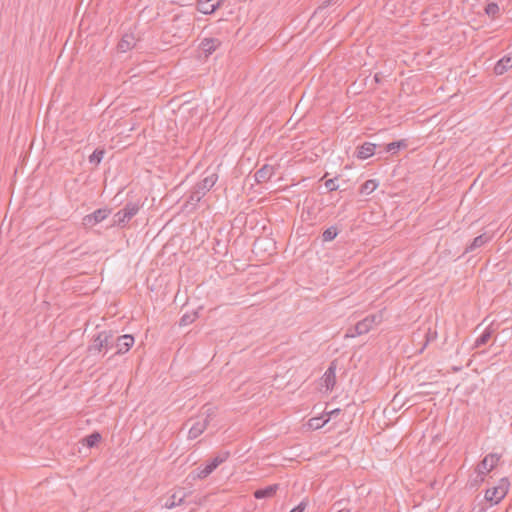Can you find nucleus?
Wrapping results in <instances>:
<instances>
[{
	"mask_svg": "<svg viewBox=\"0 0 512 512\" xmlns=\"http://www.w3.org/2000/svg\"><path fill=\"white\" fill-rule=\"evenodd\" d=\"M142 207V203L140 200L137 201H127L124 207L121 209L122 214L129 222L140 210Z\"/></svg>",
	"mask_w": 512,
	"mask_h": 512,
	"instance_id": "9b49d317",
	"label": "nucleus"
},
{
	"mask_svg": "<svg viewBox=\"0 0 512 512\" xmlns=\"http://www.w3.org/2000/svg\"><path fill=\"white\" fill-rule=\"evenodd\" d=\"M83 442L89 448L96 446V431L92 432L90 435H88L86 438H84Z\"/></svg>",
	"mask_w": 512,
	"mask_h": 512,
	"instance_id": "c756f323",
	"label": "nucleus"
},
{
	"mask_svg": "<svg viewBox=\"0 0 512 512\" xmlns=\"http://www.w3.org/2000/svg\"><path fill=\"white\" fill-rule=\"evenodd\" d=\"M480 477L477 475V477L471 482V486L475 487L478 486L481 482L479 481Z\"/></svg>",
	"mask_w": 512,
	"mask_h": 512,
	"instance_id": "ea45409f",
	"label": "nucleus"
},
{
	"mask_svg": "<svg viewBox=\"0 0 512 512\" xmlns=\"http://www.w3.org/2000/svg\"><path fill=\"white\" fill-rule=\"evenodd\" d=\"M278 488V484L268 485L264 488L257 489L253 495L256 499L270 498L276 494Z\"/></svg>",
	"mask_w": 512,
	"mask_h": 512,
	"instance_id": "a211bd4d",
	"label": "nucleus"
},
{
	"mask_svg": "<svg viewBox=\"0 0 512 512\" xmlns=\"http://www.w3.org/2000/svg\"><path fill=\"white\" fill-rule=\"evenodd\" d=\"M273 173H274L273 167L266 164V165L262 166L259 170L256 171V173L254 175L255 181L257 183L267 182L268 180H270Z\"/></svg>",
	"mask_w": 512,
	"mask_h": 512,
	"instance_id": "dca6fc26",
	"label": "nucleus"
},
{
	"mask_svg": "<svg viewBox=\"0 0 512 512\" xmlns=\"http://www.w3.org/2000/svg\"><path fill=\"white\" fill-rule=\"evenodd\" d=\"M336 512H351L350 510H345V509H340V510H337Z\"/></svg>",
	"mask_w": 512,
	"mask_h": 512,
	"instance_id": "37998d69",
	"label": "nucleus"
},
{
	"mask_svg": "<svg viewBox=\"0 0 512 512\" xmlns=\"http://www.w3.org/2000/svg\"><path fill=\"white\" fill-rule=\"evenodd\" d=\"M208 426V417H205L202 421L195 422L188 432L189 439H195L199 437Z\"/></svg>",
	"mask_w": 512,
	"mask_h": 512,
	"instance_id": "4468645a",
	"label": "nucleus"
},
{
	"mask_svg": "<svg viewBox=\"0 0 512 512\" xmlns=\"http://www.w3.org/2000/svg\"><path fill=\"white\" fill-rule=\"evenodd\" d=\"M83 225L90 228L96 225V211L83 218Z\"/></svg>",
	"mask_w": 512,
	"mask_h": 512,
	"instance_id": "c85d7f7f",
	"label": "nucleus"
},
{
	"mask_svg": "<svg viewBox=\"0 0 512 512\" xmlns=\"http://www.w3.org/2000/svg\"><path fill=\"white\" fill-rule=\"evenodd\" d=\"M510 68H512V53L505 55L496 63L494 73L496 75H502Z\"/></svg>",
	"mask_w": 512,
	"mask_h": 512,
	"instance_id": "2eb2a0df",
	"label": "nucleus"
},
{
	"mask_svg": "<svg viewBox=\"0 0 512 512\" xmlns=\"http://www.w3.org/2000/svg\"><path fill=\"white\" fill-rule=\"evenodd\" d=\"M360 335L361 334H356V325L353 328H350L347 333L348 337H356V336H360Z\"/></svg>",
	"mask_w": 512,
	"mask_h": 512,
	"instance_id": "c9c22d12",
	"label": "nucleus"
},
{
	"mask_svg": "<svg viewBox=\"0 0 512 512\" xmlns=\"http://www.w3.org/2000/svg\"><path fill=\"white\" fill-rule=\"evenodd\" d=\"M212 415H213V412L210 411V409H208L206 417H208V419H209Z\"/></svg>",
	"mask_w": 512,
	"mask_h": 512,
	"instance_id": "79ce46f5",
	"label": "nucleus"
},
{
	"mask_svg": "<svg viewBox=\"0 0 512 512\" xmlns=\"http://www.w3.org/2000/svg\"><path fill=\"white\" fill-rule=\"evenodd\" d=\"M499 460V454L489 453L477 464L475 471L480 477V482L485 481L486 474L492 471L497 466Z\"/></svg>",
	"mask_w": 512,
	"mask_h": 512,
	"instance_id": "7ed1b4c3",
	"label": "nucleus"
},
{
	"mask_svg": "<svg viewBox=\"0 0 512 512\" xmlns=\"http://www.w3.org/2000/svg\"><path fill=\"white\" fill-rule=\"evenodd\" d=\"M136 38L132 33H126L119 41L117 48L119 52H127L136 46Z\"/></svg>",
	"mask_w": 512,
	"mask_h": 512,
	"instance_id": "ddd939ff",
	"label": "nucleus"
},
{
	"mask_svg": "<svg viewBox=\"0 0 512 512\" xmlns=\"http://www.w3.org/2000/svg\"><path fill=\"white\" fill-rule=\"evenodd\" d=\"M325 387L327 390H333L336 384V364L332 361L323 376Z\"/></svg>",
	"mask_w": 512,
	"mask_h": 512,
	"instance_id": "f8f14e48",
	"label": "nucleus"
},
{
	"mask_svg": "<svg viewBox=\"0 0 512 512\" xmlns=\"http://www.w3.org/2000/svg\"><path fill=\"white\" fill-rule=\"evenodd\" d=\"M328 421H329V418H326L325 415H322L319 417L311 418L308 422V425L311 429L317 430V429L322 428Z\"/></svg>",
	"mask_w": 512,
	"mask_h": 512,
	"instance_id": "b1692460",
	"label": "nucleus"
},
{
	"mask_svg": "<svg viewBox=\"0 0 512 512\" xmlns=\"http://www.w3.org/2000/svg\"><path fill=\"white\" fill-rule=\"evenodd\" d=\"M382 78H383V77H382V74H381V73H376V74L374 75V81H375L377 84H380V83H381Z\"/></svg>",
	"mask_w": 512,
	"mask_h": 512,
	"instance_id": "4c0bfd02",
	"label": "nucleus"
},
{
	"mask_svg": "<svg viewBox=\"0 0 512 512\" xmlns=\"http://www.w3.org/2000/svg\"><path fill=\"white\" fill-rule=\"evenodd\" d=\"M222 0H198L196 8L200 13L211 14L221 5Z\"/></svg>",
	"mask_w": 512,
	"mask_h": 512,
	"instance_id": "1a4fd4ad",
	"label": "nucleus"
},
{
	"mask_svg": "<svg viewBox=\"0 0 512 512\" xmlns=\"http://www.w3.org/2000/svg\"><path fill=\"white\" fill-rule=\"evenodd\" d=\"M499 6L495 2L488 3L485 7V13L490 17H496L499 13Z\"/></svg>",
	"mask_w": 512,
	"mask_h": 512,
	"instance_id": "cd10ccee",
	"label": "nucleus"
},
{
	"mask_svg": "<svg viewBox=\"0 0 512 512\" xmlns=\"http://www.w3.org/2000/svg\"><path fill=\"white\" fill-rule=\"evenodd\" d=\"M376 147V144L365 142L356 148L355 156L361 160L368 159L375 154Z\"/></svg>",
	"mask_w": 512,
	"mask_h": 512,
	"instance_id": "9d476101",
	"label": "nucleus"
},
{
	"mask_svg": "<svg viewBox=\"0 0 512 512\" xmlns=\"http://www.w3.org/2000/svg\"><path fill=\"white\" fill-rule=\"evenodd\" d=\"M491 237L487 235L486 233L481 234L473 239V241L465 248L464 254L473 252L476 249L482 247L485 245Z\"/></svg>",
	"mask_w": 512,
	"mask_h": 512,
	"instance_id": "f3484780",
	"label": "nucleus"
},
{
	"mask_svg": "<svg viewBox=\"0 0 512 512\" xmlns=\"http://www.w3.org/2000/svg\"><path fill=\"white\" fill-rule=\"evenodd\" d=\"M186 494L182 490L173 493L165 502V507L168 509L181 505L184 502Z\"/></svg>",
	"mask_w": 512,
	"mask_h": 512,
	"instance_id": "6ab92c4d",
	"label": "nucleus"
},
{
	"mask_svg": "<svg viewBox=\"0 0 512 512\" xmlns=\"http://www.w3.org/2000/svg\"><path fill=\"white\" fill-rule=\"evenodd\" d=\"M479 512H485V509H484V508H481V509L479 510Z\"/></svg>",
	"mask_w": 512,
	"mask_h": 512,
	"instance_id": "a18cd8bd",
	"label": "nucleus"
},
{
	"mask_svg": "<svg viewBox=\"0 0 512 512\" xmlns=\"http://www.w3.org/2000/svg\"><path fill=\"white\" fill-rule=\"evenodd\" d=\"M381 321V314H371L366 316L364 319L356 323V334L368 333L373 328L374 325L380 324Z\"/></svg>",
	"mask_w": 512,
	"mask_h": 512,
	"instance_id": "39448f33",
	"label": "nucleus"
},
{
	"mask_svg": "<svg viewBox=\"0 0 512 512\" xmlns=\"http://www.w3.org/2000/svg\"><path fill=\"white\" fill-rule=\"evenodd\" d=\"M115 349L112 355H120L128 352L134 344V337L129 334L116 337Z\"/></svg>",
	"mask_w": 512,
	"mask_h": 512,
	"instance_id": "423d86ee",
	"label": "nucleus"
},
{
	"mask_svg": "<svg viewBox=\"0 0 512 512\" xmlns=\"http://www.w3.org/2000/svg\"><path fill=\"white\" fill-rule=\"evenodd\" d=\"M220 45L221 41L218 38H203L199 44V49L204 54V57L208 58Z\"/></svg>",
	"mask_w": 512,
	"mask_h": 512,
	"instance_id": "0eeeda50",
	"label": "nucleus"
},
{
	"mask_svg": "<svg viewBox=\"0 0 512 512\" xmlns=\"http://www.w3.org/2000/svg\"><path fill=\"white\" fill-rule=\"evenodd\" d=\"M337 178L328 179L325 181V187L328 189V191H335L339 188V186L336 184Z\"/></svg>",
	"mask_w": 512,
	"mask_h": 512,
	"instance_id": "7c9ffc66",
	"label": "nucleus"
},
{
	"mask_svg": "<svg viewBox=\"0 0 512 512\" xmlns=\"http://www.w3.org/2000/svg\"><path fill=\"white\" fill-rule=\"evenodd\" d=\"M103 154H104V150L98 149V158H97L98 164L101 162V160L103 158Z\"/></svg>",
	"mask_w": 512,
	"mask_h": 512,
	"instance_id": "a19ab883",
	"label": "nucleus"
},
{
	"mask_svg": "<svg viewBox=\"0 0 512 512\" xmlns=\"http://www.w3.org/2000/svg\"><path fill=\"white\" fill-rule=\"evenodd\" d=\"M306 507H307V503L305 501H302L296 507H294L290 512H304Z\"/></svg>",
	"mask_w": 512,
	"mask_h": 512,
	"instance_id": "473e14b6",
	"label": "nucleus"
},
{
	"mask_svg": "<svg viewBox=\"0 0 512 512\" xmlns=\"http://www.w3.org/2000/svg\"><path fill=\"white\" fill-rule=\"evenodd\" d=\"M339 413H340V409H334V410L326 413L325 416H326V418L330 419L331 417L338 415Z\"/></svg>",
	"mask_w": 512,
	"mask_h": 512,
	"instance_id": "e433bc0d",
	"label": "nucleus"
},
{
	"mask_svg": "<svg viewBox=\"0 0 512 512\" xmlns=\"http://www.w3.org/2000/svg\"><path fill=\"white\" fill-rule=\"evenodd\" d=\"M97 438H98V443H99L101 441V439H102L100 433H98Z\"/></svg>",
	"mask_w": 512,
	"mask_h": 512,
	"instance_id": "c03bdc74",
	"label": "nucleus"
},
{
	"mask_svg": "<svg viewBox=\"0 0 512 512\" xmlns=\"http://www.w3.org/2000/svg\"><path fill=\"white\" fill-rule=\"evenodd\" d=\"M129 222L122 214V210H119L117 213L114 214L112 224L110 226H119V227H125Z\"/></svg>",
	"mask_w": 512,
	"mask_h": 512,
	"instance_id": "bb28decb",
	"label": "nucleus"
},
{
	"mask_svg": "<svg viewBox=\"0 0 512 512\" xmlns=\"http://www.w3.org/2000/svg\"><path fill=\"white\" fill-rule=\"evenodd\" d=\"M425 337H426V341H425V343L423 344L422 348L420 349V353H422V352H423V350H424V349L426 348V346L428 345L429 341H430V340H433V339L435 338V336H431V335H430V331H429L428 333H426Z\"/></svg>",
	"mask_w": 512,
	"mask_h": 512,
	"instance_id": "72a5a7b5",
	"label": "nucleus"
},
{
	"mask_svg": "<svg viewBox=\"0 0 512 512\" xmlns=\"http://www.w3.org/2000/svg\"><path fill=\"white\" fill-rule=\"evenodd\" d=\"M339 234V229L336 226H330L325 229L322 233V240L324 242H329L334 240Z\"/></svg>",
	"mask_w": 512,
	"mask_h": 512,
	"instance_id": "393cba45",
	"label": "nucleus"
},
{
	"mask_svg": "<svg viewBox=\"0 0 512 512\" xmlns=\"http://www.w3.org/2000/svg\"><path fill=\"white\" fill-rule=\"evenodd\" d=\"M96 158H97V155H96V149L90 154L89 156V160L90 162H95L96 161Z\"/></svg>",
	"mask_w": 512,
	"mask_h": 512,
	"instance_id": "58836bf2",
	"label": "nucleus"
},
{
	"mask_svg": "<svg viewBox=\"0 0 512 512\" xmlns=\"http://www.w3.org/2000/svg\"><path fill=\"white\" fill-rule=\"evenodd\" d=\"M204 177L200 181H198L194 188H196L197 191L201 192L203 196L209 192L213 186L216 184L218 180V174L215 171H211L209 168L206 169L203 173Z\"/></svg>",
	"mask_w": 512,
	"mask_h": 512,
	"instance_id": "20e7f679",
	"label": "nucleus"
},
{
	"mask_svg": "<svg viewBox=\"0 0 512 512\" xmlns=\"http://www.w3.org/2000/svg\"><path fill=\"white\" fill-rule=\"evenodd\" d=\"M111 213V209L107 208H98V223L107 218V216Z\"/></svg>",
	"mask_w": 512,
	"mask_h": 512,
	"instance_id": "2f4dec72",
	"label": "nucleus"
},
{
	"mask_svg": "<svg viewBox=\"0 0 512 512\" xmlns=\"http://www.w3.org/2000/svg\"><path fill=\"white\" fill-rule=\"evenodd\" d=\"M379 182L375 179H369L360 186V193L369 195L378 187Z\"/></svg>",
	"mask_w": 512,
	"mask_h": 512,
	"instance_id": "4be33fe9",
	"label": "nucleus"
},
{
	"mask_svg": "<svg viewBox=\"0 0 512 512\" xmlns=\"http://www.w3.org/2000/svg\"><path fill=\"white\" fill-rule=\"evenodd\" d=\"M198 311L193 310L191 312H186L182 315V317L179 320V326H187L189 324H192L197 318H198Z\"/></svg>",
	"mask_w": 512,
	"mask_h": 512,
	"instance_id": "5701e85b",
	"label": "nucleus"
},
{
	"mask_svg": "<svg viewBox=\"0 0 512 512\" xmlns=\"http://www.w3.org/2000/svg\"><path fill=\"white\" fill-rule=\"evenodd\" d=\"M203 197L204 196L201 192L197 191L196 188L193 187L185 202V207L191 206L192 208H195Z\"/></svg>",
	"mask_w": 512,
	"mask_h": 512,
	"instance_id": "aec40b11",
	"label": "nucleus"
},
{
	"mask_svg": "<svg viewBox=\"0 0 512 512\" xmlns=\"http://www.w3.org/2000/svg\"><path fill=\"white\" fill-rule=\"evenodd\" d=\"M230 457L229 451H222L214 458H212L204 468L198 467L196 469V476L194 478L205 479L208 477L219 465L224 463Z\"/></svg>",
	"mask_w": 512,
	"mask_h": 512,
	"instance_id": "f03ea898",
	"label": "nucleus"
},
{
	"mask_svg": "<svg viewBox=\"0 0 512 512\" xmlns=\"http://www.w3.org/2000/svg\"><path fill=\"white\" fill-rule=\"evenodd\" d=\"M407 146H408L407 140L401 139V140H398V141H394V142L388 143L385 146V151L386 152H390L392 154H395L400 149L407 148Z\"/></svg>",
	"mask_w": 512,
	"mask_h": 512,
	"instance_id": "412c9836",
	"label": "nucleus"
},
{
	"mask_svg": "<svg viewBox=\"0 0 512 512\" xmlns=\"http://www.w3.org/2000/svg\"><path fill=\"white\" fill-rule=\"evenodd\" d=\"M491 336H492V330H490L489 328H486L482 332V334L476 339V341L474 343V348H479V347L485 345L489 341Z\"/></svg>",
	"mask_w": 512,
	"mask_h": 512,
	"instance_id": "a878e982",
	"label": "nucleus"
},
{
	"mask_svg": "<svg viewBox=\"0 0 512 512\" xmlns=\"http://www.w3.org/2000/svg\"><path fill=\"white\" fill-rule=\"evenodd\" d=\"M335 0H324L323 3L318 7V9H324L334 3Z\"/></svg>",
	"mask_w": 512,
	"mask_h": 512,
	"instance_id": "f704fd0d",
	"label": "nucleus"
},
{
	"mask_svg": "<svg viewBox=\"0 0 512 512\" xmlns=\"http://www.w3.org/2000/svg\"><path fill=\"white\" fill-rule=\"evenodd\" d=\"M510 488V482L507 477H503L498 481V484L485 491V500L491 505H497L505 498Z\"/></svg>",
	"mask_w": 512,
	"mask_h": 512,
	"instance_id": "f257e3e1",
	"label": "nucleus"
},
{
	"mask_svg": "<svg viewBox=\"0 0 512 512\" xmlns=\"http://www.w3.org/2000/svg\"><path fill=\"white\" fill-rule=\"evenodd\" d=\"M116 337L113 334H107L106 331L98 333V353L105 349V353L109 349H115Z\"/></svg>",
	"mask_w": 512,
	"mask_h": 512,
	"instance_id": "6e6552de",
	"label": "nucleus"
}]
</instances>
